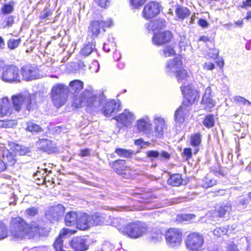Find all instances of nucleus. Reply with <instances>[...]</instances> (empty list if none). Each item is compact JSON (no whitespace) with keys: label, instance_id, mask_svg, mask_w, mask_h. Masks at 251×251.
<instances>
[{"label":"nucleus","instance_id":"nucleus-1","mask_svg":"<svg viewBox=\"0 0 251 251\" xmlns=\"http://www.w3.org/2000/svg\"><path fill=\"white\" fill-rule=\"evenodd\" d=\"M104 100V98L97 97L94 90L85 89L80 95L74 97L72 105L75 108L86 106L90 110L97 111L101 109V105L103 104ZM120 109L119 101L111 100L105 103L101 111L105 116L109 117L116 114Z\"/></svg>","mask_w":251,"mask_h":251},{"label":"nucleus","instance_id":"nucleus-2","mask_svg":"<svg viewBox=\"0 0 251 251\" xmlns=\"http://www.w3.org/2000/svg\"><path fill=\"white\" fill-rule=\"evenodd\" d=\"M10 228L12 236L20 240L32 238L37 235H40L43 230L36 223L28 225L19 217L11 219Z\"/></svg>","mask_w":251,"mask_h":251},{"label":"nucleus","instance_id":"nucleus-3","mask_svg":"<svg viewBox=\"0 0 251 251\" xmlns=\"http://www.w3.org/2000/svg\"><path fill=\"white\" fill-rule=\"evenodd\" d=\"M166 73L170 76H175L179 83H184L189 77L188 72L182 67L179 57L169 60L166 65Z\"/></svg>","mask_w":251,"mask_h":251},{"label":"nucleus","instance_id":"nucleus-4","mask_svg":"<svg viewBox=\"0 0 251 251\" xmlns=\"http://www.w3.org/2000/svg\"><path fill=\"white\" fill-rule=\"evenodd\" d=\"M36 95L28 92H24L12 96V100L15 109L19 112L23 108L28 111L36 107Z\"/></svg>","mask_w":251,"mask_h":251},{"label":"nucleus","instance_id":"nucleus-5","mask_svg":"<svg viewBox=\"0 0 251 251\" xmlns=\"http://www.w3.org/2000/svg\"><path fill=\"white\" fill-rule=\"evenodd\" d=\"M149 230L148 225L144 222L137 221L128 223L123 228V233L132 239L141 238Z\"/></svg>","mask_w":251,"mask_h":251},{"label":"nucleus","instance_id":"nucleus-6","mask_svg":"<svg viewBox=\"0 0 251 251\" xmlns=\"http://www.w3.org/2000/svg\"><path fill=\"white\" fill-rule=\"evenodd\" d=\"M68 91V86L63 84H57L52 87L51 98L56 107H60L65 102Z\"/></svg>","mask_w":251,"mask_h":251},{"label":"nucleus","instance_id":"nucleus-7","mask_svg":"<svg viewBox=\"0 0 251 251\" xmlns=\"http://www.w3.org/2000/svg\"><path fill=\"white\" fill-rule=\"evenodd\" d=\"M0 78L4 82L8 83H17L21 81V77L19 69L14 65L3 66Z\"/></svg>","mask_w":251,"mask_h":251},{"label":"nucleus","instance_id":"nucleus-8","mask_svg":"<svg viewBox=\"0 0 251 251\" xmlns=\"http://www.w3.org/2000/svg\"><path fill=\"white\" fill-rule=\"evenodd\" d=\"M203 243V236L198 232L188 234L185 240V246L190 251H201Z\"/></svg>","mask_w":251,"mask_h":251},{"label":"nucleus","instance_id":"nucleus-9","mask_svg":"<svg viewBox=\"0 0 251 251\" xmlns=\"http://www.w3.org/2000/svg\"><path fill=\"white\" fill-rule=\"evenodd\" d=\"M113 25L112 19H109L106 21L102 20H94L90 23L88 29V34L92 38H96L100 33L101 29L105 31L104 28L110 27Z\"/></svg>","mask_w":251,"mask_h":251},{"label":"nucleus","instance_id":"nucleus-10","mask_svg":"<svg viewBox=\"0 0 251 251\" xmlns=\"http://www.w3.org/2000/svg\"><path fill=\"white\" fill-rule=\"evenodd\" d=\"M165 238L168 246L172 248H177L181 244L182 233L178 229L170 228L166 232Z\"/></svg>","mask_w":251,"mask_h":251},{"label":"nucleus","instance_id":"nucleus-11","mask_svg":"<svg viewBox=\"0 0 251 251\" xmlns=\"http://www.w3.org/2000/svg\"><path fill=\"white\" fill-rule=\"evenodd\" d=\"M184 100L183 103L184 105L189 107L199 98V92L192 85H187L181 87Z\"/></svg>","mask_w":251,"mask_h":251},{"label":"nucleus","instance_id":"nucleus-12","mask_svg":"<svg viewBox=\"0 0 251 251\" xmlns=\"http://www.w3.org/2000/svg\"><path fill=\"white\" fill-rule=\"evenodd\" d=\"M135 119L133 114L127 109L125 110L122 113L114 118L117 122V125L119 128L131 126Z\"/></svg>","mask_w":251,"mask_h":251},{"label":"nucleus","instance_id":"nucleus-13","mask_svg":"<svg viewBox=\"0 0 251 251\" xmlns=\"http://www.w3.org/2000/svg\"><path fill=\"white\" fill-rule=\"evenodd\" d=\"M161 8V6L159 3L151 1L145 6L143 16L146 19L152 18L160 13Z\"/></svg>","mask_w":251,"mask_h":251},{"label":"nucleus","instance_id":"nucleus-14","mask_svg":"<svg viewBox=\"0 0 251 251\" xmlns=\"http://www.w3.org/2000/svg\"><path fill=\"white\" fill-rule=\"evenodd\" d=\"M64 212L65 207L62 204H58L49 207L45 215L48 219L52 222L58 220L59 217L63 215Z\"/></svg>","mask_w":251,"mask_h":251},{"label":"nucleus","instance_id":"nucleus-15","mask_svg":"<svg viewBox=\"0 0 251 251\" xmlns=\"http://www.w3.org/2000/svg\"><path fill=\"white\" fill-rule=\"evenodd\" d=\"M21 73L24 79L26 81L37 79L39 75L37 68L29 65L24 66L21 69Z\"/></svg>","mask_w":251,"mask_h":251},{"label":"nucleus","instance_id":"nucleus-16","mask_svg":"<svg viewBox=\"0 0 251 251\" xmlns=\"http://www.w3.org/2000/svg\"><path fill=\"white\" fill-rule=\"evenodd\" d=\"M172 37V33L168 30L157 32L154 34L152 41L154 45L161 46L170 42Z\"/></svg>","mask_w":251,"mask_h":251},{"label":"nucleus","instance_id":"nucleus-17","mask_svg":"<svg viewBox=\"0 0 251 251\" xmlns=\"http://www.w3.org/2000/svg\"><path fill=\"white\" fill-rule=\"evenodd\" d=\"M154 129L151 132L150 136H155L157 138H161L164 135L165 130L166 129V126L164 120L161 118L156 117L154 119Z\"/></svg>","mask_w":251,"mask_h":251},{"label":"nucleus","instance_id":"nucleus-18","mask_svg":"<svg viewBox=\"0 0 251 251\" xmlns=\"http://www.w3.org/2000/svg\"><path fill=\"white\" fill-rule=\"evenodd\" d=\"M212 90L210 86L207 87L201 100V104L204 106L207 111H210L211 109L216 105V101L212 98Z\"/></svg>","mask_w":251,"mask_h":251},{"label":"nucleus","instance_id":"nucleus-19","mask_svg":"<svg viewBox=\"0 0 251 251\" xmlns=\"http://www.w3.org/2000/svg\"><path fill=\"white\" fill-rule=\"evenodd\" d=\"M37 148L48 153L54 152L57 151L56 144L49 139H40L37 143Z\"/></svg>","mask_w":251,"mask_h":251},{"label":"nucleus","instance_id":"nucleus-20","mask_svg":"<svg viewBox=\"0 0 251 251\" xmlns=\"http://www.w3.org/2000/svg\"><path fill=\"white\" fill-rule=\"evenodd\" d=\"M76 226L81 230L87 229L91 226L90 215L84 213L78 212Z\"/></svg>","mask_w":251,"mask_h":251},{"label":"nucleus","instance_id":"nucleus-21","mask_svg":"<svg viewBox=\"0 0 251 251\" xmlns=\"http://www.w3.org/2000/svg\"><path fill=\"white\" fill-rule=\"evenodd\" d=\"M70 246L75 251H83L88 248V246L86 244V240L82 237L74 238L70 242Z\"/></svg>","mask_w":251,"mask_h":251},{"label":"nucleus","instance_id":"nucleus-22","mask_svg":"<svg viewBox=\"0 0 251 251\" xmlns=\"http://www.w3.org/2000/svg\"><path fill=\"white\" fill-rule=\"evenodd\" d=\"M12 109L10 101L7 97H3L0 99V118L9 116L12 113Z\"/></svg>","mask_w":251,"mask_h":251},{"label":"nucleus","instance_id":"nucleus-23","mask_svg":"<svg viewBox=\"0 0 251 251\" xmlns=\"http://www.w3.org/2000/svg\"><path fill=\"white\" fill-rule=\"evenodd\" d=\"M148 157L151 160L158 158L159 160H167L170 158L171 155L167 151H163L160 152L157 151L151 150L146 152Z\"/></svg>","mask_w":251,"mask_h":251},{"label":"nucleus","instance_id":"nucleus-24","mask_svg":"<svg viewBox=\"0 0 251 251\" xmlns=\"http://www.w3.org/2000/svg\"><path fill=\"white\" fill-rule=\"evenodd\" d=\"M189 107L182 104L175 112V117L176 122L183 123L185 117L189 114Z\"/></svg>","mask_w":251,"mask_h":251},{"label":"nucleus","instance_id":"nucleus-25","mask_svg":"<svg viewBox=\"0 0 251 251\" xmlns=\"http://www.w3.org/2000/svg\"><path fill=\"white\" fill-rule=\"evenodd\" d=\"M166 23L164 20L158 19L151 21L148 25L147 28L149 31H152L154 34L159 31L166 26Z\"/></svg>","mask_w":251,"mask_h":251},{"label":"nucleus","instance_id":"nucleus-26","mask_svg":"<svg viewBox=\"0 0 251 251\" xmlns=\"http://www.w3.org/2000/svg\"><path fill=\"white\" fill-rule=\"evenodd\" d=\"M136 126L137 129L139 131L145 132L150 136L151 134L150 128L151 127V124L148 118L138 120L136 123Z\"/></svg>","mask_w":251,"mask_h":251},{"label":"nucleus","instance_id":"nucleus-27","mask_svg":"<svg viewBox=\"0 0 251 251\" xmlns=\"http://www.w3.org/2000/svg\"><path fill=\"white\" fill-rule=\"evenodd\" d=\"M112 167L114 171L118 174H123V172L129 169L126 165L125 160H117L112 163Z\"/></svg>","mask_w":251,"mask_h":251},{"label":"nucleus","instance_id":"nucleus-28","mask_svg":"<svg viewBox=\"0 0 251 251\" xmlns=\"http://www.w3.org/2000/svg\"><path fill=\"white\" fill-rule=\"evenodd\" d=\"M2 159L4 163H7L9 166L14 165L17 160L16 156L7 150L3 151Z\"/></svg>","mask_w":251,"mask_h":251},{"label":"nucleus","instance_id":"nucleus-29","mask_svg":"<svg viewBox=\"0 0 251 251\" xmlns=\"http://www.w3.org/2000/svg\"><path fill=\"white\" fill-rule=\"evenodd\" d=\"M9 146L15 153L19 155H24L30 152L28 148L16 144L14 143L9 144Z\"/></svg>","mask_w":251,"mask_h":251},{"label":"nucleus","instance_id":"nucleus-30","mask_svg":"<svg viewBox=\"0 0 251 251\" xmlns=\"http://www.w3.org/2000/svg\"><path fill=\"white\" fill-rule=\"evenodd\" d=\"M77 218V212L71 211L67 213L65 218L66 225L67 226L76 225Z\"/></svg>","mask_w":251,"mask_h":251},{"label":"nucleus","instance_id":"nucleus-31","mask_svg":"<svg viewBox=\"0 0 251 251\" xmlns=\"http://www.w3.org/2000/svg\"><path fill=\"white\" fill-rule=\"evenodd\" d=\"M84 83L81 80L75 79L69 83L70 91L73 93H77L83 88Z\"/></svg>","mask_w":251,"mask_h":251},{"label":"nucleus","instance_id":"nucleus-32","mask_svg":"<svg viewBox=\"0 0 251 251\" xmlns=\"http://www.w3.org/2000/svg\"><path fill=\"white\" fill-rule=\"evenodd\" d=\"M95 49V44L93 42L89 43L83 46L80 51L81 55L86 57L90 54Z\"/></svg>","mask_w":251,"mask_h":251},{"label":"nucleus","instance_id":"nucleus-33","mask_svg":"<svg viewBox=\"0 0 251 251\" xmlns=\"http://www.w3.org/2000/svg\"><path fill=\"white\" fill-rule=\"evenodd\" d=\"M175 13L177 17L181 20H184L190 14L189 9L184 7H179L177 8L176 10Z\"/></svg>","mask_w":251,"mask_h":251},{"label":"nucleus","instance_id":"nucleus-34","mask_svg":"<svg viewBox=\"0 0 251 251\" xmlns=\"http://www.w3.org/2000/svg\"><path fill=\"white\" fill-rule=\"evenodd\" d=\"M168 183L174 186H178L182 184V176L179 174H174L170 176L168 180Z\"/></svg>","mask_w":251,"mask_h":251},{"label":"nucleus","instance_id":"nucleus-35","mask_svg":"<svg viewBox=\"0 0 251 251\" xmlns=\"http://www.w3.org/2000/svg\"><path fill=\"white\" fill-rule=\"evenodd\" d=\"M191 145L196 147L195 149V153H196L198 151V147L201 143V137L200 133H195L191 135L190 138Z\"/></svg>","mask_w":251,"mask_h":251},{"label":"nucleus","instance_id":"nucleus-36","mask_svg":"<svg viewBox=\"0 0 251 251\" xmlns=\"http://www.w3.org/2000/svg\"><path fill=\"white\" fill-rule=\"evenodd\" d=\"M232 208L230 202H227L226 204L221 205L218 210V213L219 217H224L226 215H228L231 211Z\"/></svg>","mask_w":251,"mask_h":251},{"label":"nucleus","instance_id":"nucleus-37","mask_svg":"<svg viewBox=\"0 0 251 251\" xmlns=\"http://www.w3.org/2000/svg\"><path fill=\"white\" fill-rule=\"evenodd\" d=\"M105 218L100 213H95L90 216V223L91 226H97L103 223Z\"/></svg>","mask_w":251,"mask_h":251},{"label":"nucleus","instance_id":"nucleus-38","mask_svg":"<svg viewBox=\"0 0 251 251\" xmlns=\"http://www.w3.org/2000/svg\"><path fill=\"white\" fill-rule=\"evenodd\" d=\"M115 152L119 156L121 157H129L132 154L134 153L133 151L131 150L122 148L116 149Z\"/></svg>","mask_w":251,"mask_h":251},{"label":"nucleus","instance_id":"nucleus-39","mask_svg":"<svg viewBox=\"0 0 251 251\" xmlns=\"http://www.w3.org/2000/svg\"><path fill=\"white\" fill-rule=\"evenodd\" d=\"M216 183V181L215 179L206 176L202 179L201 185L203 188H207L215 185Z\"/></svg>","mask_w":251,"mask_h":251},{"label":"nucleus","instance_id":"nucleus-40","mask_svg":"<svg viewBox=\"0 0 251 251\" xmlns=\"http://www.w3.org/2000/svg\"><path fill=\"white\" fill-rule=\"evenodd\" d=\"M204 126L208 128L212 127L215 124L214 117L213 115H208L203 122Z\"/></svg>","mask_w":251,"mask_h":251},{"label":"nucleus","instance_id":"nucleus-41","mask_svg":"<svg viewBox=\"0 0 251 251\" xmlns=\"http://www.w3.org/2000/svg\"><path fill=\"white\" fill-rule=\"evenodd\" d=\"M229 230L225 227H218L214 229L213 233L215 236L219 237L222 235L227 234Z\"/></svg>","mask_w":251,"mask_h":251},{"label":"nucleus","instance_id":"nucleus-42","mask_svg":"<svg viewBox=\"0 0 251 251\" xmlns=\"http://www.w3.org/2000/svg\"><path fill=\"white\" fill-rule=\"evenodd\" d=\"M21 42L20 39H10L7 42L8 47L11 50H14L18 47Z\"/></svg>","mask_w":251,"mask_h":251},{"label":"nucleus","instance_id":"nucleus-43","mask_svg":"<svg viewBox=\"0 0 251 251\" xmlns=\"http://www.w3.org/2000/svg\"><path fill=\"white\" fill-rule=\"evenodd\" d=\"M8 236L7 227L0 222V240L4 239Z\"/></svg>","mask_w":251,"mask_h":251},{"label":"nucleus","instance_id":"nucleus-44","mask_svg":"<svg viewBox=\"0 0 251 251\" xmlns=\"http://www.w3.org/2000/svg\"><path fill=\"white\" fill-rule=\"evenodd\" d=\"M162 55L165 57H168L175 54V51L171 46H166L163 50Z\"/></svg>","mask_w":251,"mask_h":251},{"label":"nucleus","instance_id":"nucleus-45","mask_svg":"<svg viewBox=\"0 0 251 251\" xmlns=\"http://www.w3.org/2000/svg\"><path fill=\"white\" fill-rule=\"evenodd\" d=\"M38 213V208L35 207H31L25 211V216L26 217H34Z\"/></svg>","mask_w":251,"mask_h":251},{"label":"nucleus","instance_id":"nucleus-46","mask_svg":"<svg viewBox=\"0 0 251 251\" xmlns=\"http://www.w3.org/2000/svg\"><path fill=\"white\" fill-rule=\"evenodd\" d=\"M108 43H104L103 44V50L108 52L110 50V47L113 48L115 46L114 38L112 37H109L108 39Z\"/></svg>","mask_w":251,"mask_h":251},{"label":"nucleus","instance_id":"nucleus-47","mask_svg":"<svg viewBox=\"0 0 251 251\" xmlns=\"http://www.w3.org/2000/svg\"><path fill=\"white\" fill-rule=\"evenodd\" d=\"M26 129L31 132H39L41 130V128L39 126L35 124H33L32 123H27Z\"/></svg>","mask_w":251,"mask_h":251},{"label":"nucleus","instance_id":"nucleus-48","mask_svg":"<svg viewBox=\"0 0 251 251\" xmlns=\"http://www.w3.org/2000/svg\"><path fill=\"white\" fill-rule=\"evenodd\" d=\"M195 215L192 214H183L179 216L182 221H188L194 219Z\"/></svg>","mask_w":251,"mask_h":251},{"label":"nucleus","instance_id":"nucleus-49","mask_svg":"<svg viewBox=\"0 0 251 251\" xmlns=\"http://www.w3.org/2000/svg\"><path fill=\"white\" fill-rule=\"evenodd\" d=\"M1 10H2V12L4 14H8V13H10L11 12H12V11L13 10V7L11 4H8L5 5L2 7Z\"/></svg>","mask_w":251,"mask_h":251},{"label":"nucleus","instance_id":"nucleus-50","mask_svg":"<svg viewBox=\"0 0 251 251\" xmlns=\"http://www.w3.org/2000/svg\"><path fill=\"white\" fill-rule=\"evenodd\" d=\"M147 0H131V3L132 6L137 8L143 5Z\"/></svg>","mask_w":251,"mask_h":251},{"label":"nucleus","instance_id":"nucleus-51","mask_svg":"<svg viewBox=\"0 0 251 251\" xmlns=\"http://www.w3.org/2000/svg\"><path fill=\"white\" fill-rule=\"evenodd\" d=\"M91 71L93 73L98 72L100 69V65L98 61H95L92 63V66L90 68Z\"/></svg>","mask_w":251,"mask_h":251},{"label":"nucleus","instance_id":"nucleus-52","mask_svg":"<svg viewBox=\"0 0 251 251\" xmlns=\"http://www.w3.org/2000/svg\"><path fill=\"white\" fill-rule=\"evenodd\" d=\"M234 100L237 102L243 103L244 104H251V103L248 100H246L244 98L240 96H236L234 98Z\"/></svg>","mask_w":251,"mask_h":251},{"label":"nucleus","instance_id":"nucleus-53","mask_svg":"<svg viewBox=\"0 0 251 251\" xmlns=\"http://www.w3.org/2000/svg\"><path fill=\"white\" fill-rule=\"evenodd\" d=\"M14 23V19L13 17L9 16L7 17L4 22V27L10 26Z\"/></svg>","mask_w":251,"mask_h":251},{"label":"nucleus","instance_id":"nucleus-54","mask_svg":"<svg viewBox=\"0 0 251 251\" xmlns=\"http://www.w3.org/2000/svg\"><path fill=\"white\" fill-rule=\"evenodd\" d=\"M50 14V10L48 8H45L43 10L41 14V18L43 19L47 18Z\"/></svg>","mask_w":251,"mask_h":251},{"label":"nucleus","instance_id":"nucleus-55","mask_svg":"<svg viewBox=\"0 0 251 251\" xmlns=\"http://www.w3.org/2000/svg\"><path fill=\"white\" fill-rule=\"evenodd\" d=\"M96 2L101 7H106L108 3V0H95Z\"/></svg>","mask_w":251,"mask_h":251},{"label":"nucleus","instance_id":"nucleus-56","mask_svg":"<svg viewBox=\"0 0 251 251\" xmlns=\"http://www.w3.org/2000/svg\"><path fill=\"white\" fill-rule=\"evenodd\" d=\"M215 68V65L212 63H205L203 65V69L206 70H212Z\"/></svg>","mask_w":251,"mask_h":251},{"label":"nucleus","instance_id":"nucleus-57","mask_svg":"<svg viewBox=\"0 0 251 251\" xmlns=\"http://www.w3.org/2000/svg\"><path fill=\"white\" fill-rule=\"evenodd\" d=\"M183 153L187 159H189L192 156V151L190 148H186L184 150Z\"/></svg>","mask_w":251,"mask_h":251},{"label":"nucleus","instance_id":"nucleus-58","mask_svg":"<svg viewBox=\"0 0 251 251\" xmlns=\"http://www.w3.org/2000/svg\"><path fill=\"white\" fill-rule=\"evenodd\" d=\"M199 25L203 28L206 27L208 26L207 22L205 20L202 19L199 20Z\"/></svg>","mask_w":251,"mask_h":251},{"label":"nucleus","instance_id":"nucleus-59","mask_svg":"<svg viewBox=\"0 0 251 251\" xmlns=\"http://www.w3.org/2000/svg\"><path fill=\"white\" fill-rule=\"evenodd\" d=\"M151 238L156 240H160L162 238V234L160 232L158 231L155 235H152Z\"/></svg>","mask_w":251,"mask_h":251},{"label":"nucleus","instance_id":"nucleus-60","mask_svg":"<svg viewBox=\"0 0 251 251\" xmlns=\"http://www.w3.org/2000/svg\"><path fill=\"white\" fill-rule=\"evenodd\" d=\"M90 151L88 149L82 150L80 151V155L83 157L88 156L90 154Z\"/></svg>","mask_w":251,"mask_h":251},{"label":"nucleus","instance_id":"nucleus-61","mask_svg":"<svg viewBox=\"0 0 251 251\" xmlns=\"http://www.w3.org/2000/svg\"><path fill=\"white\" fill-rule=\"evenodd\" d=\"M8 165L7 163H4L2 161V159L0 161V171H3L6 168V166Z\"/></svg>","mask_w":251,"mask_h":251},{"label":"nucleus","instance_id":"nucleus-62","mask_svg":"<svg viewBox=\"0 0 251 251\" xmlns=\"http://www.w3.org/2000/svg\"><path fill=\"white\" fill-rule=\"evenodd\" d=\"M251 6V0H246L243 2V5L241 6L242 8H246V7Z\"/></svg>","mask_w":251,"mask_h":251},{"label":"nucleus","instance_id":"nucleus-63","mask_svg":"<svg viewBox=\"0 0 251 251\" xmlns=\"http://www.w3.org/2000/svg\"><path fill=\"white\" fill-rule=\"evenodd\" d=\"M121 57V55L119 52L115 51L113 54V58L116 61H118Z\"/></svg>","mask_w":251,"mask_h":251},{"label":"nucleus","instance_id":"nucleus-64","mask_svg":"<svg viewBox=\"0 0 251 251\" xmlns=\"http://www.w3.org/2000/svg\"><path fill=\"white\" fill-rule=\"evenodd\" d=\"M227 251H239L236 246H231L228 247Z\"/></svg>","mask_w":251,"mask_h":251}]
</instances>
